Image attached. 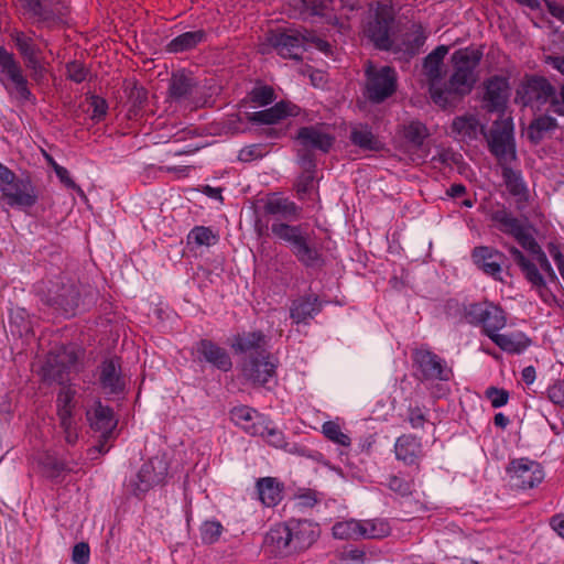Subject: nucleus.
I'll use <instances>...</instances> for the list:
<instances>
[{"label": "nucleus", "instance_id": "f8f14e48", "mask_svg": "<svg viewBox=\"0 0 564 564\" xmlns=\"http://www.w3.org/2000/svg\"><path fill=\"white\" fill-rule=\"evenodd\" d=\"M488 148L499 165L511 164L516 161L517 152L512 124L495 122L489 132Z\"/></svg>", "mask_w": 564, "mask_h": 564}, {"label": "nucleus", "instance_id": "4c0bfd02", "mask_svg": "<svg viewBox=\"0 0 564 564\" xmlns=\"http://www.w3.org/2000/svg\"><path fill=\"white\" fill-rule=\"evenodd\" d=\"M490 218L499 231L513 238L524 228L521 220L505 207L492 212Z\"/></svg>", "mask_w": 564, "mask_h": 564}, {"label": "nucleus", "instance_id": "20e7f679", "mask_svg": "<svg viewBox=\"0 0 564 564\" xmlns=\"http://www.w3.org/2000/svg\"><path fill=\"white\" fill-rule=\"evenodd\" d=\"M0 198L10 208L29 212L39 202V191L30 175L18 176L0 162Z\"/></svg>", "mask_w": 564, "mask_h": 564}, {"label": "nucleus", "instance_id": "1a4fd4ad", "mask_svg": "<svg viewBox=\"0 0 564 564\" xmlns=\"http://www.w3.org/2000/svg\"><path fill=\"white\" fill-rule=\"evenodd\" d=\"M365 97L371 104H381L398 89V74L391 66L376 67L370 62L365 69Z\"/></svg>", "mask_w": 564, "mask_h": 564}, {"label": "nucleus", "instance_id": "0e129e2a", "mask_svg": "<svg viewBox=\"0 0 564 564\" xmlns=\"http://www.w3.org/2000/svg\"><path fill=\"white\" fill-rule=\"evenodd\" d=\"M485 395L491 402V406L495 409L506 405L509 401V392L497 387L487 388Z\"/></svg>", "mask_w": 564, "mask_h": 564}, {"label": "nucleus", "instance_id": "37998d69", "mask_svg": "<svg viewBox=\"0 0 564 564\" xmlns=\"http://www.w3.org/2000/svg\"><path fill=\"white\" fill-rule=\"evenodd\" d=\"M382 485L402 498L410 497L415 491L414 478L403 473L387 476Z\"/></svg>", "mask_w": 564, "mask_h": 564}, {"label": "nucleus", "instance_id": "7c9ffc66", "mask_svg": "<svg viewBox=\"0 0 564 564\" xmlns=\"http://www.w3.org/2000/svg\"><path fill=\"white\" fill-rule=\"evenodd\" d=\"M350 142L364 151L380 152L384 143L372 132L368 124H356L350 129Z\"/></svg>", "mask_w": 564, "mask_h": 564}, {"label": "nucleus", "instance_id": "a878e982", "mask_svg": "<svg viewBox=\"0 0 564 564\" xmlns=\"http://www.w3.org/2000/svg\"><path fill=\"white\" fill-rule=\"evenodd\" d=\"M394 454L398 460L403 462L405 465H417L423 455V447L421 438L403 434L399 436L394 444Z\"/></svg>", "mask_w": 564, "mask_h": 564}, {"label": "nucleus", "instance_id": "5701e85b", "mask_svg": "<svg viewBox=\"0 0 564 564\" xmlns=\"http://www.w3.org/2000/svg\"><path fill=\"white\" fill-rule=\"evenodd\" d=\"M324 124L306 126L297 130L296 140L303 148L328 153L335 142V137L323 131Z\"/></svg>", "mask_w": 564, "mask_h": 564}, {"label": "nucleus", "instance_id": "f03ea898", "mask_svg": "<svg viewBox=\"0 0 564 564\" xmlns=\"http://www.w3.org/2000/svg\"><path fill=\"white\" fill-rule=\"evenodd\" d=\"M272 235L285 243L296 260L307 269H321L325 264L322 249L312 239L313 231L304 224L291 225L275 219L271 225Z\"/></svg>", "mask_w": 564, "mask_h": 564}, {"label": "nucleus", "instance_id": "2f4dec72", "mask_svg": "<svg viewBox=\"0 0 564 564\" xmlns=\"http://www.w3.org/2000/svg\"><path fill=\"white\" fill-rule=\"evenodd\" d=\"M503 246L508 249L524 279L531 284V286L543 285L544 275L540 271L538 264L528 259L517 247L508 245Z\"/></svg>", "mask_w": 564, "mask_h": 564}, {"label": "nucleus", "instance_id": "6e6d98bb", "mask_svg": "<svg viewBox=\"0 0 564 564\" xmlns=\"http://www.w3.org/2000/svg\"><path fill=\"white\" fill-rule=\"evenodd\" d=\"M259 413V411L248 405L235 406L230 411L231 420L243 431L245 426L250 424V422L254 420Z\"/></svg>", "mask_w": 564, "mask_h": 564}, {"label": "nucleus", "instance_id": "5fc2aeb1", "mask_svg": "<svg viewBox=\"0 0 564 564\" xmlns=\"http://www.w3.org/2000/svg\"><path fill=\"white\" fill-rule=\"evenodd\" d=\"M75 391L69 387L63 388L56 398L57 405V416L58 419L64 417V412L67 417H73V401H74Z\"/></svg>", "mask_w": 564, "mask_h": 564}, {"label": "nucleus", "instance_id": "09e8293b", "mask_svg": "<svg viewBox=\"0 0 564 564\" xmlns=\"http://www.w3.org/2000/svg\"><path fill=\"white\" fill-rule=\"evenodd\" d=\"M219 237L209 227L195 226L187 235V243H194L197 247H210L218 242Z\"/></svg>", "mask_w": 564, "mask_h": 564}, {"label": "nucleus", "instance_id": "680f3d73", "mask_svg": "<svg viewBox=\"0 0 564 564\" xmlns=\"http://www.w3.org/2000/svg\"><path fill=\"white\" fill-rule=\"evenodd\" d=\"M297 505L303 508H313L322 500V495L314 489H299L294 496Z\"/></svg>", "mask_w": 564, "mask_h": 564}, {"label": "nucleus", "instance_id": "de8ad7c7", "mask_svg": "<svg viewBox=\"0 0 564 564\" xmlns=\"http://www.w3.org/2000/svg\"><path fill=\"white\" fill-rule=\"evenodd\" d=\"M332 533L338 540H360V523L357 519H348L337 521L333 528Z\"/></svg>", "mask_w": 564, "mask_h": 564}, {"label": "nucleus", "instance_id": "a211bd4d", "mask_svg": "<svg viewBox=\"0 0 564 564\" xmlns=\"http://www.w3.org/2000/svg\"><path fill=\"white\" fill-rule=\"evenodd\" d=\"M471 259L485 274L497 281H503L502 267L507 260L505 253L492 247L478 246L473 249Z\"/></svg>", "mask_w": 564, "mask_h": 564}, {"label": "nucleus", "instance_id": "69168bd1", "mask_svg": "<svg viewBox=\"0 0 564 564\" xmlns=\"http://www.w3.org/2000/svg\"><path fill=\"white\" fill-rule=\"evenodd\" d=\"M514 239L530 254H533L541 248L535 238L527 230L525 227L514 237Z\"/></svg>", "mask_w": 564, "mask_h": 564}, {"label": "nucleus", "instance_id": "f257e3e1", "mask_svg": "<svg viewBox=\"0 0 564 564\" xmlns=\"http://www.w3.org/2000/svg\"><path fill=\"white\" fill-rule=\"evenodd\" d=\"M34 290L43 304L66 317L75 315L82 301L80 282L64 272L46 275Z\"/></svg>", "mask_w": 564, "mask_h": 564}, {"label": "nucleus", "instance_id": "49530a36", "mask_svg": "<svg viewBox=\"0 0 564 564\" xmlns=\"http://www.w3.org/2000/svg\"><path fill=\"white\" fill-rule=\"evenodd\" d=\"M557 127L556 119L550 116H540L535 118L528 128V137L534 142L539 143L544 134Z\"/></svg>", "mask_w": 564, "mask_h": 564}, {"label": "nucleus", "instance_id": "052dcab7", "mask_svg": "<svg viewBox=\"0 0 564 564\" xmlns=\"http://www.w3.org/2000/svg\"><path fill=\"white\" fill-rule=\"evenodd\" d=\"M89 75V69L85 66L84 63L79 61H72L66 64V77L67 79L82 84L87 79Z\"/></svg>", "mask_w": 564, "mask_h": 564}, {"label": "nucleus", "instance_id": "603ef678", "mask_svg": "<svg viewBox=\"0 0 564 564\" xmlns=\"http://www.w3.org/2000/svg\"><path fill=\"white\" fill-rule=\"evenodd\" d=\"M426 34L421 24L414 25V30L408 33L404 39L405 52L415 55L420 52L421 47L425 44Z\"/></svg>", "mask_w": 564, "mask_h": 564}, {"label": "nucleus", "instance_id": "e2e57ef3", "mask_svg": "<svg viewBox=\"0 0 564 564\" xmlns=\"http://www.w3.org/2000/svg\"><path fill=\"white\" fill-rule=\"evenodd\" d=\"M271 419L262 413H259L254 420L250 422L247 426H245V432L250 436H260L262 437Z\"/></svg>", "mask_w": 564, "mask_h": 564}, {"label": "nucleus", "instance_id": "423d86ee", "mask_svg": "<svg viewBox=\"0 0 564 564\" xmlns=\"http://www.w3.org/2000/svg\"><path fill=\"white\" fill-rule=\"evenodd\" d=\"M411 359L414 378L424 384L448 382L454 377L453 368L448 362L429 347L414 348Z\"/></svg>", "mask_w": 564, "mask_h": 564}, {"label": "nucleus", "instance_id": "412c9836", "mask_svg": "<svg viewBox=\"0 0 564 564\" xmlns=\"http://www.w3.org/2000/svg\"><path fill=\"white\" fill-rule=\"evenodd\" d=\"M301 113V108L288 100H281L274 106L246 113L248 121L258 124H275L288 117H297Z\"/></svg>", "mask_w": 564, "mask_h": 564}, {"label": "nucleus", "instance_id": "cd10ccee", "mask_svg": "<svg viewBox=\"0 0 564 564\" xmlns=\"http://www.w3.org/2000/svg\"><path fill=\"white\" fill-rule=\"evenodd\" d=\"M86 416L93 430L104 433L106 436L113 435L117 420L110 406L98 401L93 409L87 411Z\"/></svg>", "mask_w": 564, "mask_h": 564}, {"label": "nucleus", "instance_id": "c9c22d12", "mask_svg": "<svg viewBox=\"0 0 564 564\" xmlns=\"http://www.w3.org/2000/svg\"><path fill=\"white\" fill-rule=\"evenodd\" d=\"M195 87L193 77L184 72L174 73L170 79L169 95L174 101H183L189 98Z\"/></svg>", "mask_w": 564, "mask_h": 564}, {"label": "nucleus", "instance_id": "e433bc0d", "mask_svg": "<svg viewBox=\"0 0 564 564\" xmlns=\"http://www.w3.org/2000/svg\"><path fill=\"white\" fill-rule=\"evenodd\" d=\"M482 58V52L479 48L468 46L459 48L452 54L451 62L453 67L463 68L471 74H477V67Z\"/></svg>", "mask_w": 564, "mask_h": 564}, {"label": "nucleus", "instance_id": "a19ab883", "mask_svg": "<svg viewBox=\"0 0 564 564\" xmlns=\"http://www.w3.org/2000/svg\"><path fill=\"white\" fill-rule=\"evenodd\" d=\"M401 135L413 149H420L429 138L430 132L420 120H411L402 126Z\"/></svg>", "mask_w": 564, "mask_h": 564}, {"label": "nucleus", "instance_id": "aec40b11", "mask_svg": "<svg viewBox=\"0 0 564 564\" xmlns=\"http://www.w3.org/2000/svg\"><path fill=\"white\" fill-rule=\"evenodd\" d=\"M484 102L489 112H502L509 98V82L502 76H492L485 84Z\"/></svg>", "mask_w": 564, "mask_h": 564}, {"label": "nucleus", "instance_id": "4468645a", "mask_svg": "<svg viewBox=\"0 0 564 564\" xmlns=\"http://www.w3.org/2000/svg\"><path fill=\"white\" fill-rule=\"evenodd\" d=\"M308 42L307 31L297 30L271 31L267 34V43L283 58L300 61Z\"/></svg>", "mask_w": 564, "mask_h": 564}, {"label": "nucleus", "instance_id": "f3484780", "mask_svg": "<svg viewBox=\"0 0 564 564\" xmlns=\"http://www.w3.org/2000/svg\"><path fill=\"white\" fill-rule=\"evenodd\" d=\"M193 356L196 362L208 364L223 372H228L232 368V360L227 349L212 339H199L194 346Z\"/></svg>", "mask_w": 564, "mask_h": 564}, {"label": "nucleus", "instance_id": "c03bdc74", "mask_svg": "<svg viewBox=\"0 0 564 564\" xmlns=\"http://www.w3.org/2000/svg\"><path fill=\"white\" fill-rule=\"evenodd\" d=\"M508 192L512 196H525L528 194L527 185L522 178L521 172L513 170L511 164L499 165Z\"/></svg>", "mask_w": 564, "mask_h": 564}, {"label": "nucleus", "instance_id": "b1692460", "mask_svg": "<svg viewBox=\"0 0 564 564\" xmlns=\"http://www.w3.org/2000/svg\"><path fill=\"white\" fill-rule=\"evenodd\" d=\"M286 522L274 525L264 536V551L273 556H286L294 553Z\"/></svg>", "mask_w": 564, "mask_h": 564}, {"label": "nucleus", "instance_id": "a18cd8bd", "mask_svg": "<svg viewBox=\"0 0 564 564\" xmlns=\"http://www.w3.org/2000/svg\"><path fill=\"white\" fill-rule=\"evenodd\" d=\"M330 3V0H294V6L299 8V14L303 19L327 17L332 9Z\"/></svg>", "mask_w": 564, "mask_h": 564}, {"label": "nucleus", "instance_id": "864d4df0", "mask_svg": "<svg viewBox=\"0 0 564 564\" xmlns=\"http://www.w3.org/2000/svg\"><path fill=\"white\" fill-rule=\"evenodd\" d=\"M322 432L325 437L333 443L341 446L350 445V437L344 433L338 423L334 421H327L322 425Z\"/></svg>", "mask_w": 564, "mask_h": 564}, {"label": "nucleus", "instance_id": "2eb2a0df", "mask_svg": "<svg viewBox=\"0 0 564 564\" xmlns=\"http://www.w3.org/2000/svg\"><path fill=\"white\" fill-rule=\"evenodd\" d=\"M167 471L169 464L164 457L154 456L150 458L141 466L135 480L131 482L134 496L141 497L153 487L163 484Z\"/></svg>", "mask_w": 564, "mask_h": 564}, {"label": "nucleus", "instance_id": "4be33fe9", "mask_svg": "<svg viewBox=\"0 0 564 564\" xmlns=\"http://www.w3.org/2000/svg\"><path fill=\"white\" fill-rule=\"evenodd\" d=\"M286 525L294 553L308 549L319 535L318 527L308 520L290 519Z\"/></svg>", "mask_w": 564, "mask_h": 564}, {"label": "nucleus", "instance_id": "4d7b16f0", "mask_svg": "<svg viewBox=\"0 0 564 564\" xmlns=\"http://www.w3.org/2000/svg\"><path fill=\"white\" fill-rule=\"evenodd\" d=\"M269 446L275 448H286L288 442L285 434L282 430L275 426L274 422L271 420L268 429L265 430L263 436L261 437Z\"/></svg>", "mask_w": 564, "mask_h": 564}, {"label": "nucleus", "instance_id": "774afa93", "mask_svg": "<svg viewBox=\"0 0 564 564\" xmlns=\"http://www.w3.org/2000/svg\"><path fill=\"white\" fill-rule=\"evenodd\" d=\"M547 398L554 404L564 408V379H560L549 387Z\"/></svg>", "mask_w": 564, "mask_h": 564}, {"label": "nucleus", "instance_id": "393cba45", "mask_svg": "<svg viewBox=\"0 0 564 564\" xmlns=\"http://www.w3.org/2000/svg\"><path fill=\"white\" fill-rule=\"evenodd\" d=\"M99 383L108 394H119L124 390L121 366L118 359H106L100 365Z\"/></svg>", "mask_w": 564, "mask_h": 564}, {"label": "nucleus", "instance_id": "bf43d9fd", "mask_svg": "<svg viewBox=\"0 0 564 564\" xmlns=\"http://www.w3.org/2000/svg\"><path fill=\"white\" fill-rule=\"evenodd\" d=\"M275 93L271 86H257L250 91V100L258 106H267L273 102Z\"/></svg>", "mask_w": 564, "mask_h": 564}, {"label": "nucleus", "instance_id": "13d9d810", "mask_svg": "<svg viewBox=\"0 0 564 564\" xmlns=\"http://www.w3.org/2000/svg\"><path fill=\"white\" fill-rule=\"evenodd\" d=\"M223 531L224 528L219 521H205L199 529L200 539L205 544H214L219 540Z\"/></svg>", "mask_w": 564, "mask_h": 564}, {"label": "nucleus", "instance_id": "79ce46f5", "mask_svg": "<svg viewBox=\"0 0 564 564\" xmlns=\"http://www.w3.org/2000/svg\"><path fill=\"white\" fill-rule=\"evenodd\" d=\"M360 540L383 539L390 535L391 527L388 520L381 518L359 520Z\"/></svg>", "mask_w": 564, "mask_h": 564}, {"label": "nucleus", "instance_id": "bb28decb", "mask_svg": "<svg viewBox=\"0 0 564 564\" xmlns=\"http://www.w3.org/2000/svg\"><path fill=\"white\" fill-rule=\"evenodd\" d=\"M263 209L267 215L278 216L279 220L283 219L286 223L297 220L302 214V207L278 194H273L267 199Z\"/></svg>", "mask_w": 564, "mask_h": 564}, {"label": "nucleus", "instance_id": "dca6fc26", "mask_svg": "<svg viewBox=\"0 0 564 564\" xmlns=\"http://www.w3.org/2000/svg\"><path fill=\"white\" fill-rule=\"evenodd\" d=\"M512 485L520 489H531L544 478L542 466L529 458H519L510 462L508 468Z\"/></svg>", "mask_w": 564, "mask_h": 564}, {"label": "nucleus", "instance_id": "8fccbe9b", "mask_svg": "<svg viewBox=\"0 0 564 564\" xmlns=\"http://www.w3.org/2000/svg\"><path fill=\"white\" fill-rule=\"evenodd\" d=\"M479 122L473 117H457L453 120L452 130L463 138L476 139L478 134Z\"/></svg>", "mask_w": 564, "mask_h": 564}, {"label": "nucleus", "instance_id": "f704fd0d", "mask_svg": "<svg viewBox=\"0 0 564 564\" xmlns=\"http://www.w3.org/2000/svg\"><path fill=\"white\" fill-rule=\"evenodd\" d=\"M257 491L263 506L274 507L282 500L283 485L273 477H264L257 481Z\"/></svg>", "mask_w": 564, "mask_h": 564}, {"label": "nucleus", "instance_id": "7ed1b4c3", "mask_svg": "<svg viewBox=\"0 0 564 564\" xmlns=\"http://www.w3.org/2000/svg\"><path fill=\"white\" fill-rule=\"evenodd\" d=\"M395 12L391 4L382 1L371 3L362 20L361 32L377 50L390 51L393 46Z\"/></svg>", "mask_w": 564, "mask_h": 564}, {"label": "nucleus", "instance_id": "3c124183", "mask_svg": "<svg viewBox=\"0 0 564 564\" xmlns=\"http://www.w3.org/2000/svg\"><path fill=\"white\" fill-rule=\"evenodd\" d=\"M23 8L33 17L42 22H53L56 17L55 13L44 3V0H20Z\"/></svg>", "mask_w": 564, "mask_h": 564}, {"label": "nucleus", "instance_id": "6ab92c4d", "mask_svg": "<svg viewBox=\"0 0 564 564\" xmlns=\"http://www.w3.org/2000/svg\"><path fill=\"white\" fill-rule=\"evenodd\" d=\"M76 362L77 355L74 351L50 355L42 367L44 380L63 384L68 380L69 370Z\"/></svg>", "mask_w": 564, "mask_h": 564}, {"label": "nucleus", "instance_id": "0eeeda50", "mask_svg": "<svg viewBox=\"0 0 564 564\" xmlns=\"http://www.w3.org/2000/svg\"><path fill=\"white\" fill-rule=\"evenodd\" d=\"M279 361L267 349L247 355L240 364L242 378L254 387L271 389L276 386Z\"/></svg>", "mask_w": 564, "mask_h": 564}, {"label": "nucleus", "instance_id": "473e14b6", "mask_svg": "<svg viewBox=\"0 0 564 564\" xmlns=\"http://www.w3.org/2000/svg\"><path fill=\"white\" fill-rule=\"evenodd\" d=\"M207 32L203 29L184 32L172 39L165 46L167 53L178 54L188 52L206 42Z\"/></svg>", "mask_w": 564, "mask_h": 564}, {"label": "nucleus", "instance_id": "c85d7f7f", "mask_svg": "<svg viewBox=\"0 0 564 564\" xmlns=\"http://www.w3.org/2000/svg\"><path fill=\"white\" fill-rule=\"evenodd\" d=\"M322 311V302L316 294H307L292 302L290 317L294 323H306Z\"/></svg>", "mask_w": 564, "mask_h": 564}, {"label": "nucleus", "instance_id": "39448f33", "mask_svg": "<svg viewBox=\"0 0 564 564\" xmlns=\"http://www.w3.org/2000/svg\"><path fill=\"white\" fill-rule=\"evenodd\" d=\"M10 39L29 69L31 79L36 84L44 83L48 64L44 57L41 37L34 31L13 30Z\"/></svg>", "mask_w": 564, "mask_h": 564}, {"label": "nucleus", "instance_id": "ddd939ff", "mask_svg": "<svg viewBox=\"0 0 564 564\" xmlns=\"http://www.w3.org/2000/svg\"><path fill=\"white\" fill-rule=\"evenodd\" d=\"M555 87L547 78L539 75L525 76L517 89V99L523 106L551 105Z\"/></svg>", "mask_w": 564, "mask_h": 564}, {"label": "nucleus", "instance_id": "58836bf2", "mask_svg": "<svg viewBox=\"0 0 564 564\" xmlns=\"http://www.w3.org/2000/svg\"><path fill=\"white\" fill-rule=\"evenodd\" d=\"M267 337L262 330L243 333L235 336L232 348L237 352H257L265 349Z\"/></svg>", "mask_w": 564, "mask_h": 564}, {"label": "nucleus", "instance_id": "338daca9", "mask_svg": "<svg viewBox=\"0 0 564 564\" xmlns=\"http://www.w3.org/2000/svg\"><path fill=\"white\" fill-rule=\"evenodd\" d=\"M90 558V547L86 542H78L74 545L72 561L74 564H88Z\"/></svg>", "mask_w": 564, "mask_h": 564}, {"label": "nucleus", "instance_id": "9b49d317", "mask_svg": "<svg viewBox=\"0 0 564 564\" xmlns=\"http://www.w3.org/2000/svg\"><path fill=\"white\" fill-rule=\"evenodd\" d=\"M477 74L453 67V73L445 83L444 88L431 89V98L436 105L446 107L454 99L469 95L477 83Z\"/></svg>", "mask_w": 564, "mask_h": 564}, {"label": "nucleus", "instance_id": "6e6552de", "mask_svg": "<svg viewBox=\"0 0 564 564\" xmlns=\"http://www.w3.org/2000/svg\"><path fill=\"white\" fill-rule=\"evenodd\" d=\"M0 82L10 96L21 102L35 104L36 98L29 88V80L20 62L6 48H0Z\"/></svg>", "mask_w": 564, "mask_h": 564}, {"label": "nucleus", "instance_id": "9d476101", "mask_svg": "<svg viewBox=\"0 0 564 564\" xmlns=\"http://www.w3.org/2000/svg\"><path fill=\"white\" fill-rule=\"evenodd\" d=\"M465 318L474 326H480L481 333L492 339L507 325V314L492 302L471 303L465 308Z\"/></svg>", "mask_w": 564, "mask_h": 564}, {"label": "nucleus", "instance_id": "c756f323", "mask_svg": "<svg viewBox=\"0 0 564 564\" xmlns=\"http://www.w3.org/2000/svg\"><path fill=\"white\" fill-rule=\"evenodd\" d=\"M447 53L448 46L438 45L423 61V74L430 83V90L437 88L436 83L442 78L443 61Z\"/></svg>", "mask_w": 564, "mask_h": 564}, {"label": "nucleus", "instance_id": "72a5a7b5", "mask_svg": "<svg viewBox=\"0 0 564 564\" xmlns=\"http://www.w3.org/2000/svg\"><path fill=\"white\" fill-rule=\"evenodd\" d=\"M491 340L501 350L512 355L522 354L532 344V340L522 332H512L509 334L498 333Z\"/></svg>", "mask_w": 564, "mask_h": 564}, {"label": "nucleus", "instance_id": "ea45409f", "mask_svg": "<svg viewBox=\"0 0 564 564\" xmlns=\"http://www.w3.org/2000/svg\"><path fill=\"white\" fill-rule=\"evenodd\" d=\"M34 462L37 471L48 479H55L66 470V464L50 453L37 455Z\"/></svg>", "mask_w": 564, "mask_h": 564}]
</instances>
